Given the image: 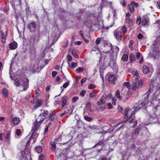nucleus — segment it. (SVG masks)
Listing matches in <instances>:
<instances>
[{"label":"nucleus","mask_w":160,"mask_h":160,"mask_svg":"<svg viewBox=\"0 0 160 160\" xmlns=\"http://www.w3.org/2000/svg\"><path fill=\"white\" fill-rule=\"evenodd\" d=\"M155 80H156L155 79H152L151 80L149 89L145 94V95H146L147 96L146 97H144L143 101L142 102H138V103L136 104L134 106L135 108L134 111L135 112H136L140 109H144L146 108L147 104L149 102V101L148 99V97L149 94L152 90L153 88H154L153 85L154 82Z\"/></svg>","instance_id":"obj_1"},{"label":"nucleus","mask_w":160,"mask_h":160,"mask_svg":"<svg viewBox=\"0 0 160 160\" xmlns=\"http://www.w3.org/2000/svg\"><path fill=\"white\" fill-rule=\"evenodd\" d=\"M28 80L26 78L21 79L20 81L18 79H16L14 81V84L16 86L18 87L21 85L23 87V91L25 90L28 88Z\"/></svg>","instance_id":"obj_2"},{"label":"nucleus","mask_w":160,"mask_h":160,"mask_svg":"<svg viewBox=\"0 0 160 160\" xmlns=\"http://www.w3.org/2000/svg\"><path fill=\"white\" fill-rule=\"evenodd\" d=\"M131 82V87L132 89L134 90L141 88L143 84L142 81L141 80H139L138 78L132 79Z\"/></svg>","instance_id":"obj_3"},{"label":"nucleus","mask_w":160,"mask_h":160,"mask_svg":"<svg viewBox=\"0 0 160 160\" xmlns=\"http://www.w3.org/2000/svg\"><path fill=\"white\" fill-rule=\"evenodd\" d=\"M39 90L38 89L35 91V92L36 94V98H35L33 100L31 101V103L35 104L34 106V109H36L40 106V102L39 99Z\"/></svg>","instance_id":"obj_4"},{"label":"nucleus","mask_w":160,"mask_h":160,"mask_svg":"<svg viewBox=\"0 0 160 160\" xmlns=\"http://www.w3.org/2000/svg\"><path fill=\"white\" fill-rule=\"evenodd\" d=\"M55 153L57 158L60 160H65L67 159L66 155L64 153H62V150L57 149Z\"/></svg>","instance_id":"obj_5"},{"label":"nucleus","mask_w":160,"mask_h":160,"mask_svg":"<svg viewBox=\"0 0 160 160\" xmlns=\"http://www.w3.org/2000/svg\"><path fill=\"white\" fill-rule=\"evenodd\" d=\"M40 121L38 120V118L36 119L35 122L33 124V127H32V134L37 131L38 129V128L40 126Z\"/></svg>","instance_id":"obj_6"},{"label":"nucleus","mask_w":160,"mask_h":160,"mask_svg":"<svg viewBox=\"0 0 160 160\" xmlns=\"http://www.w3.org/2000/svg\"><path fill=\"white\" fill-rule=\"evenodd\" d=\"M130 110V108H125V110L124 111V118L127 119L128 118V120L129 119H130L132 117V116L134 114V111L133 112H132L131 113V114L130 116L128 115V113L129 112V111Z\"/></svg>","instance_id":"obj_7"},{"label":"nucleus","mask_w":160,"mask_h":160,"mask_svg":"<svg viewBox=\"0 0 160 160\" xmlns=\"http://www.w3.org/2000/svg\"><path fill=\"white\" fill-rule=\"evenodd\" d=\"M114 36L115 38L118 40H121L122 39V33L117 29L114 31Z\"/></svg>","instance_id":"obj_8"},{"label":"nucleus","mask_w":160,"mask_h":160,"mask_svg":"<svg viewBox=\"0 0 160 160\" xmlns=\"http://www.w3.org/2000/svg\"><path fill=\"white\" fill-rule=\"evenodd\" d=\"M149 66H150V65L148 64H145L143 65L142 68V71L144 73L147 74L149 72V68H150Z\"/></svg>","instance_id":"obj_9"},{"label":"nucleus","mask_w":160,"mask_h":160,"mask_svg":"<svg viewBox=\"0 0 160 160\" xmlns=\"http://www.w3.org/2000/svg\"><path fill=\"white\" fill-rule=\"evenodd\" d=\"M108 79L109 83L114 84H115V81L116 80V78L115 76L111 75L109 76Z\"/></svg>","instance_id":"obj_10"},{"label":"nucleus","mask_w":160,"mask_h":160,"mask_svg":"<svg viewBox=\"0 0 160 160\" xmlns=\"http://www.w3.org/2000/svg\"><path fill=\"white\" fill-rule=\"evenodd\" d=\"M74 121L76 122L75 126L76 127H77L78 128H80L83 126V124L82 122L80 120H77L75 119L74 120Z\"/></svg>","instance_id":"obj_11"},{"label":"nucleus","mask_w":160,"mask_h":160,"mask_svg":"<svg viewBox=\"0 0 160 160\" xmlns=\"http://www.w3.org/2000/svg\"><path fill=\"white\" fill-rule=\"evenodd\" d=\"M141 129V128H138L135 129V132L132 134V139H135L137 136L138 135L139 132L140 130Z\"/></svg>","instance_id":"obj_12"},{"label":"nucleus","mask_w":160,"mask_h":160,"mask_svg":"<svg viewBox=\"0 0 160 160\" xmlns=\"http://www.w3.org/2000/svg\"><path fill=\"white\" fill-rule=\"evenodd\" d=\"M37 27V25L34 22H32L28 24L27 25V27L30 31V32H32L31 29L32 27L34 29H35Z\"/></svg>","instance_id":"obj_13"},{"label":"nucleus","mask_w":160,"mask_h":160,"mask_svg":"<svg viewBox=\"0 0 160 160\" xmlns=\"http://www.w3.org/2000/svg\"><path fill=\"white\" fill-rule=\"evenodd\" d=\"M149 19L148 18L146 17H143L142 18V25L143 26L146 25L148 24Z\"/></svg>","instance_id":"obj_14"},{"label":"nucleus","mask_w":160,"mask_h":160,"mask_svg":"<svg viewBox=\"0 0 160 160\" xmlns=\"http://www.w3.org/2000/svg\"><path fill=\"white\" fill-rule=\"evenodd\" d=\"M17 43L14 41L13 42L10 43L9 44V47L11 49H15L17 47Z\"/></svg>","instance_id":"obj_15"},{"label":"nucleus","mask_w":160,"mask_h":160,"mask_svg":"<svg viewBox=\"0 0 160 160\" xmlns=\"http://www.w3.org/2000/svg\"><path fill=\"white\" fill-rule=\"evenodd\" d=\"M0 34L2 42L3 44H4L6 41V36L2 31L0 32Z\"/></svg>","instance_id":"obj_16"},{"label":"nucleus","mask_w":160,"mask_h":160,"mask_svg":"<svg viewBox=\"0 0 160 160\" xmlns=\"http://www.w3.org/2000/svg\"><path fill=\"white\" fill-rule=\"evenodd\" d=\"M20 122L19 118H13L12 119V122L14 124L17 125Z\"/></svg>","instance_id":"obj_17"},{"label":"nucleus","mask_w":160,"mask_h":160,"mask_svg":"<svg viewBox=\"0 0 160 160\" xmlns=\"http://www.w3.org/2000/svg\"><path fill=\"white\" fill-rule=\"evenodd\" d=\"M104 99L105 97L103 96H102L100 98L99 101L97 102V104L98 105H100L101 104H104L105 102Z\"/></svg>","instance_id":"obj_18"},{"label":"nucleus","mask_w":160,"mask_h":160,"mask_svg":"<svg viewBox=\"0 0 160 160\" xmlns=\"http://www.w3.org/2000/svg\"><path fill=\"white\" fill-rule=\"evenodd\" d=\"M97 127L95 125H89L87 126V129L88 130L91 131L92 130H94L97 129Z\"/></svg>","instance_id":"obj_19"},{"label":"nucleus","mask_w":160,"mask_h":160,"mask_svg":"<svg viewBox=\"0 0 160 160\" xmlns=\"http://www.w3.org/2000/svg\"><path fill=\"white\" fill-rule=\"evenodd\" d=\"M115 96L119 100H121L122 99L120 95V92L119 90H118L116 91L115 93Z\"/></svg>","instance_id":"obj_20"},{"label":"nucleus","mask_w":160,"mask_h":160,"mask_svg":"<svg viewBox=\"0 0 160 160\" xmlns=\"http://www.w3.org/2000/svg\"><path fill=\"white\" fill-rule=\"evenodd\" d=\"M126 22L128 23L130 26L132 25L133 22L132 18H126Z\"/></svg>","instance_id":"obj_21"},{"label":"nucleus","mask_w":160,"mask_h":160,"mask_svg":"<svg viewBox=\"0 0 160 160\" xmlns=\"http://www.w3.org/2000/svg\"><path fill=\"white\" fill-rule=\"evenodd\" d=\"M42 116L44 117V119L46 118L48 115V112L47 110H41Z\"/></svg>","instance_id":"obj_22"},{"label":"nucleus","mask_w":160,"mask_h":160,"mask_svg":"<svg viewBox=\"0 0 160 160\" xmlns=\"http://www.w3.org/2000/svg\"><path fill=\"white\" fill-rule=\"evenodd\" d=\"M72 54L74 58H78V56L77 54L76 51L74 49H73L72 50Z\"/></svg>","instance_id":"obj_23"},{"label":"nucleus","mask_w":160,"mask_h":160,"mask_svg":"<svg viewBox=\"0 0 160 160\" xmlns=\"http://www.w3.org/2000/svg\"><path fill=\"white\" fill-rule=\"evenodd\" d=\"M21 1L20 0H13L12 1V5H18L20 4Z\"/></svg>","instance_id":"obj_24"},{"label":"nucleus","mask_w":160,"mask_h":160,"mask_svg":"<svg viewBox=\"0 0 160 160\" xmlns=\"http://www.w3.org/2000/svg\"><path fill=\"white\" fill-rule=\"evenodd\" d=\"M129 59L131 62H132L133 61H134L135 60V56L133 53H132L130 54L129 56Z\"/></svg>","instance_id":"obj_25"},{"label":"nucleus","mask_w":160,"mask_h":160,"mask_svg":"<svg viewBox=\"0 0 160 160\" xmlns=\"http://www.w3.org/2000/svg\"><path fill=\"white\" fill-rule=\"evenodd\" d=\"M132 73L133 75L136 76V78H138V77L139 74L138 71L134 69L132 71Z\"/></svg>","instance_id":"obj_26"},{"label":"nucleus","mask_w":160,"mask_h":160,"mask_svg":"<svg viewBox=\"0 0 160 160\" xmlns=\"http://www.w3.org/2000/svg\"><path fill=\"white\" fill-rule=\"evenodd\" d=\"M128 56L127 54H124L122 58V60L123 61H127L128 60Z\"/></svg>","instance_id":"obj_27"},{"label":"nucleus","mask_w":160,"mask_h":160,"mask_svg":"<svg viewBox=\"0 0 160 160\" xmlns=\"http://www.w3.org/2000/svg\"><path fill=\"white\" fill-rule=\"evenodd\" d=\"M2 92L4 97L7 98L8 97V91L6 89H3L2 91Z\"/></svg>","instance_id":"obj_28"},{"label":"nucleus","mask_w":160,"mask_h":160,"mask_svg":"<svg viewBox=\"0 0 160 160\" xmlns=\"http://www.w3.org/2000/svg\"><path fill=\"white\" fill-rule=\"evenodd\" d=\"M85 119L88 122H90L92 120V118L89 117L87 115H85L84 117Z\"/></svg>","instance_id":"obj_29"},{"label":"nucleus","mask_w":160,"mask_h":160,"mask_svg":"<svg viewBox=\"0 0 160 160\" xmlns=\"http://www.w3.org/2000/svg\"><path fill=\"white\" fill-rule=\"evenodd\" d=\"M156 48H154L153 49V51L154 52L153 53H152L151 52H150L149 53V55L150 56H152V57L155 58H156V55L157 54V52H154V51H155V50Z\"/></svg>","instance_id":"obj_30"},{"label":"nucleus","mask_w":160,"mask_h":160,"mask_svg":"<svg viewBox=\"0 0 160 160\" xmlns=\"http://www.w3.org/2000/svg\"><path fill=\"white\" fill-rule=\"evenodd\" d=\"M128 8L130 11L132 12H133L134 10V7L132 5V4L128 5Z\"/></svg>","instance_id":"obj_31"},{"label":"nucleus","mask_w":160,"mask_h":160,"mask_svg":"<svg viewBox=\"0 0 160 160\" xmlns=\"http://www.w3.org/2000/svg\"><path fill=\"white\" fill-rule=\"evenodd\" d=\"M86 108L87 110H90V111H91L90 109L91 108V105L90 102H88L87 103L86 105Z\"/></svg>","instance_id":"obj_32"},{"label":"nucleus","mask_w":160,"mask_h":160,"mask_svg":"<svg viewBox=\"0 0 160 160\" xmlns=\"http://www.w3.org/2000/svg\"><path fill=\"white\" fill-rule=\"evenodd\" d=\"M132 118H131L130 119H129L128 120V118H127V119H126V120H124V121H123V122H126L127 121H129V123H132V122H134V121L135 120V119H134L133 118H132V119L131 120H130V119L132 118Z\"/></svg>","instance_id":"obj_33"},{"label":"nucleus","mask_w":160,"mask_h":160,"mask_svg":"<svg viewBox=\"0 0 160 160\" xmlns=\"http://www.w3.org/2000/svg\"><path fill=\"white\" fill-rule=\"evenodd\" d=\"M77 64L76 62H72L71 63V65L70 66L69 65V67L72 68H74L76 67L77 65Z\"/></svg>","instance_id":"obj_34"},{"label":"nucleus","mask_w":160,"mask_h":160,"mask_svg":"<svg viewBox=\"0 0 160 160\" xmlns=\"http://www.w3.org/2000/svg\"><path fill=\"white\" fill-rule=\"evenodd\" d=\"M52 147L51 148V149L53 151H54V150L56 148V145L54 142H52L51 143Z\"/></svg>","instance_id":"obj_35"},{"label":"nucleus","mask_w":160,"mask_h":160,"mask_svg":"<svg viewBox=\"0 0 160 160\" xmlns=\"http://www.w3.org/2000/svg\"><path fill=\"white\" fill-rule=\"evenodd\" d=\"M67 60L68 61L71 62L72 61V58L71 55L69 54H68L67 55Z\"/></svg>","instance_id":"obj_36"},{"label":"nucleus","mask_w":160,"mask_h":160,"mask_svg":"<svg viewBox=\"0 0 160 160\" xmlns=\"http://www.w3.org/2000/svg\"><path fill=\"white\" fill-rule=\"evenodd\" d=\"M10 133L9 132L7 134V138H6L5 141L6 142H9L10 138Z\"/></svg>","instance_id":"obj_37"},{"label":"nucleus","mask_w":160,"mask_h":160,"mask_svg":"<svg viewBox=\"0 0 160 160\" xmlns=\"http://www.w3.org/2000/svg\"><path fill=\"white\" fill-rule=\"evenodd\" d=\"M141 18L140 17H138L137 18V20L136 21V23L138 25H139L141 23Z\"/></svg>","instance_id":"obj_38"},{"label":"nucleus","mask_w":160,"mask_h":160,"mask_svg":"<svg viewBox=\"0 0 160 160\" xmlns=\"http://www.w3.org/2000/svg\"><path fill=\"white\" fill-rule=\"evenodd\" d=\"M121 93L122 94L125 95L127 94V92L126 90V89L123 88H122V90L121 91Z\"/></svg>","instance_id":"obj_39"},{"label":"nucleus","mask_w":160,"mask_h":160,"mask_svg":"<svg viewBox=\"0 0 160 160\" xmlns=\"http://www.w3.org/2000/svg\"><path fill=\"white\" fill-rule=\"evenodd\" d=\"M67 100V98L66 96L64 97L62 99V102L63 104H65Z\"/></svg>","instance_id":"obj_40"},{"label":"nucleus","mask_w":160,"mask_h":160,"mask_svg":"<svg viewBox=\"0 0 160 160\" xmlns=\"http://www.w3.org/2000/svg\"><path fill=\"white\" fill-rule=\"evenodd\" d=\"M96 86L94 85H93L92 84H90L88 86V88L89 89H92L95 88Z\"/></svg>","instance_id":"obj_41"},{"label":"nucleus","mask_w":160,"mask_h":160,"mask_svg":"<svg viewBox=\"0 0 160 160\" xmlns=\"http://www.w3.org/2000/svg\"><path fill=\"white\" fill-rule=\"evenodd\" d=\"M122 86L123 87H127L128 88V87L129 86V82H124L122 84Z\"/></svg>","instance_id":"obj_42"},{"label":"nucleus","mask_w":160,"mask_h":160,"mask_svg":"<svg viewBox=\"0 0 160 160\" xmlns=\"http://www.w3.org/2000/svg\"><path fill=\"white\" fill-rule=\"evenodd\" d=\"M84 70V68H78L76 69V71L78 73L82 72Z\"/></svg>","instance_id":"obj_43"},{"label":"nucleus","mask_w":160,"mask_h":160,"mask_svg":"<svg viewBox=\"0 0 160 160\" xmlns=\"http://www.w3.org/2000/svg\"><path fill=\"white\" fill-rule=\"evenodd\" d=\"M78 99V97H74L72 98V102L74 103Z\"/></svg>","instance_id":"obj_44"},{"label":"nucleus","mask_w":160,"mask_h":160,"mask_svg":"<svg viewBox=\"0 0 160 160\" xmlns=\"http://www.w3.org/2000/svg\"><path fill=\"white\" fill-rule=\"evenodd\" d=\"M86 93V91L84 90H82L81 92L80 93L79 95L82 97H84L85 95V93Z\"/></svg>","instance_id":"obj_45"},{"label":"nucleus","mask_w":160,"mask_h":160,"mask_svg":"<svg viewBox=\"0 0 160 160\" xmlns=\"http://www.w3.org/2000/svg\"><path fill=\"white\" fill-rule=\"evenodd\" d=\"M96 96L94 92H91L89 95V98H92Z\"/></svg>","instance_id":"obj_46"},{"label":"nucleus","mask_w":160,"mask_h":160,"mask_svg":"<svg viewBox=\"0 0 160 160\" xmlns=\"http://www.w3.org/2000/svg\"><path fill=\"white\" fill-rule=\"evenodd\" d=\"M122 30L123 33H125L127 32L126 28L125 26H123L122 27Z\"/></svg>","instance_id":"obj_47"},{"label":"nucleus","mask_w":160,"mask_h":160,"mask_svg":"<svg viewBox=\"0 0 160 160\" xmlns=\"http://www.w3.org/2000/svg\"><path fill=\"white\" fill-rule=\"evenodd\" d=\"M120 3L123 7H125L126 6V2L124 0H121Z\"/></svg>","instance_id":"obj_48"},{"label":"nucleus","mask_w":160,"mask_h":160,"mask_svg":"<svg viewBox=\"0 0 160 160\" xmlns=\"http://www.w3.org/2000/svg\"><path fill=\"white\" fill-rule=\"evenodd\" d=\"M133 43H134V42L132 40H131L129 41V48H131L132 49V45Z\"/></svg>","instance_id":"obj_49"},{"label":"nucleus","mask_w":160,"mask_h":160,"mask_svg":"<svg viewBox=\"0 0 160 160\" xmlns=\"http://www.w3.org/2000/svg\"><path fill=\"white\" fill-rule=\"evenodd\" d=\"M141 56V53L139 52H138L136 53V57L137 59H140Z\"/></svg>","instance_id":"obj_50"},{"label":"nucleus","mask_w":160,"mask_h":160,"mask_svg":"<svg viewBox=\"0 0 160 160\" xmlns=\"http://www.w3.org/2000/svg\"><path fill=\"white\" fill-rule=\"evenodd\" d=\"M69 84V82H67L63 84L62 87H63L64 88H66L68 86Z\"/></svg>","instance_id":"obj_51"},{"label":"nucleus","mask_w":160,"mask_h":160,"mask_svg":"<svg viewBox=\"0 0 160 160\" xmlns=\"http://www.w3.org/2000/svg\"><path fill=\"white\" fill-rule=\"evenodd\" d=\"M119 50V48L117 46H115L114 48L113 51L115 52H118Z\"/></svg>","instance_id":"obj_52"},{"label":"nucleus","mask_w":160,"mask_h":160,"mask_svg":"<svg viewBox=\"0 0 160 160\" xmlns=\"http://www.w3.org/2000/svg\"><path fill=\"white\" fill-rule=\"evenodd\" d=\"M58 74V72L56 71H52V77L54 78Z\"/></svg>","instance_id":"obj_53"},{"label":"nucleus","mask_w":160,"mask_h":160,"mask_svg":"<svg viewBox=\"0 0 160 160\" xmlns=\"http://www.w3.org/2000/svg\"><path fill=\"white\" fill-rule=\"evenodd\" d=\"M101 42V38H98L96 39V43L97 45H98Z\"/></svg>","instance_id":"obj_54"},{"label":"nucleus","mask_w":160,"mask_h":160,"mask_svg":"<svg viewBox=\"0 0 160 160\" xmlns=\"http://www.w3.org/2000/svg\"><path fill=\"white\" fill-rule=\"evenodd\" d=\"M87 80V78L85 77L84 78L81 80V83L82 84H82L85 82Z\"/></svg>","instance_id":"obj_55"},{"label":"nucleus","mask_w":160,"mask_h":160,"mask_svg":"<svg viewBox=\"0 0 160 160\" xmlns=\"http://www.w3.org/2000/svg\"><path fill=\"white\" fill-rule=\"evenodd\" d=\"M131 4L133 6H134L135 7H137L138 6V4L133 1L131 2Z\"/></svg>","instance_id":"obj_56"},{"label":"nucleus","mask_w":160,"mask_h":160,"mask_svg":"<svg viewBox=\"0 0 160 160\" xmlns=\"http://www.w3.org/2000/svg\"><path fill=\"white\" fill-rule=\"evenodd\" d=\"M48 60H46L44 61V65H42V67L41 66V70L42 69L45 65H47L48 63Z\"/></svg>","instance_id":"obj_57"},{"label":"nucleus","mask_w":160,"mask_h":160,"mask_svg":"<svg viewBox=\"0 0 160 160\" xmlns=\"http://www.w3.org/2000/svg\"><path fill=\"white\" fill-rule=\"evenodd\" d=\"M35 151L37 152L38 153L40 152L39 151H40V147L39 146H38L35 148Z\"/></svg>","instance_id":"obj_58"},{"label":"nucleus","mask_w":160,"mask_h":160,"mask_svg":"<svg viewBox=\"0 0 160 160\" xmlns=\"http://www.w3.org/2000/svg\"><path fill=\"white\" fill-rule=\"evenodd\" d=\"M104 144L102 140H101L99 142H98L97 144H96V145H102Z\"/></svg>","instance_id":"obj_59"},{"label":"nucleus","mask_w":160,"mask_h":160,"mask_svg":"<svg viewBox=\"0 0 160 160\" xmlns=\"http://www.w3.org/2000/svg\"><path fill=\"white\" fill-rule=\"evenodd\" d=\"M143 37V36L140 33H139L137 36V38L138 39H142Z\"/></svg>","instance_id":"obj_60"},{"label":"nucleus","mask_w":160,"mask_h":160,"mask_svg":"<svg viewBox=\"0 0 160 160\" xmlns=\"http://www.w3.org/2000/svg\"><path fill=\"white\" fill-rule=\"evenodd\" d=\"M82 43V42L78 41L75 42H74V44L75 45H80Z\"/></svg>","instance_id":"obj_61"},{"label":"nucleus","mask_w":160,"mask_h":160,"mask_svg":"<svg viewBox=\"0 0 160 160\" xmlns=\"http://www.w3.org/2000/svg\"><path fill=\"white\" fill-rule=\"evenodd\" d=\"M21 133V131L20 129H17V131H16L17 135L18 136H19Z\"/></svg>","instance_id":"obj_62"},{"label":"nucleus","mask_w":160,"mask_h":160,"mask_svg":"<svg viewBox=\"0 0 160 160\" xmlns=\"http://www.w3.org/2000/svg\"><path fill=\"white\" fill-rule=\"evenodd\" d=\"M108 107L109 109H112L113 108V106L111 103H108Z\"/></svg>","instance_id":"obj_63"},{"label":"nucleus","mask_w":160,"mask_h":160,"mask_svg":"<svg viewBox=\"0 0 160 160\" xmlns=\"http://www.w3.org/2000/svg\"><path fill=\"white\" fill-rule=\"evenodd\" d=\"M156 23L158 24V27L160 28V20L157 21Z\"/></svg>","instance_id":"obj_64"}]
</instances>
